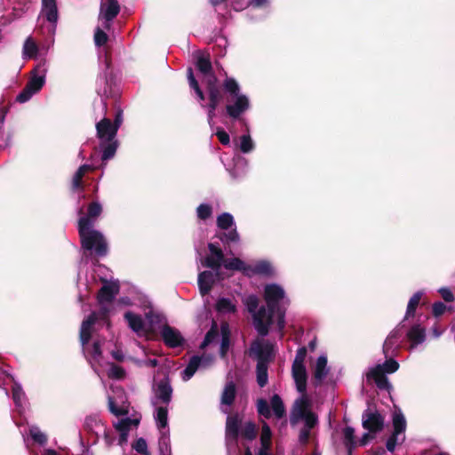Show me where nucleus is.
<instances>
[{"mask_svg":"<svg viewBox=\"0 0 455 455\" xmlns=\"http://www.w3.org/2000/svg\"><path fill=\"white\" fill-rule=\"evenodd\" d=\"M273 354L274 346L269 341L256 339L251 345L250 355L257 360V363H268Z\"/></svg>","mask_w":455,"mask_h":455,"instance_id":"18","label":"nucleus"},{"mask_svg":"<svg viewBox=\"0 0 455 455\" xmlns=\"http://www.w3.org/2000/svg\"><path fill=\"white\" fill-rule=\"evenodd\" d=\"M38 47L31 36H28L23 44L22 57L23 59L35 58L37 54Z\"/></svg>","mask_w":455,"mask_h":455,"instance_id":"40","label":"nucleus"},{"mask_svg":"<svg viewBox=\"0 0 455 455\" xmlns=\"http://www.w3.org/2000/svg\"><path fill=\"white\" fill-rule=\"evenodd\" d=\"M236 397V386L233 380H229L225 384L220 395V410L224 414L230 413V408Z\"/></svg>","mask_w":455,"mask_h":455,"instance_id":"23","label":"nucleus"},{"mask_svg":"<svg viewBox=\"0 0 455 455\" xmlns=\"http://www.w3.org/2000/svg\"><path fill=\"white\" fill-rule=\"evenodd\" d=\"M212 215V206L209 204H201L196 208V217L201 220H206Z\"/></svg>","mask_w":455,"mask_h":455,"instance_id":"50","label":"nucleus"},{"mask_svg":"<svg viewBox=\"0 0 455 455\" xmlns=\"http://www.w3.org/2000/svg\"><path fill=\"white\" fill-rule=\"evenodd\" d=\"M309 402L307 396H300L296 400L291 411V423L299 419L304 420V428L311 430L318 422L317 416L309 409Z\"/></svg>","mask_w":455,"mask_h":455,"instance_id":"10","label":"nucleus"},{"mask_svg":"<svg viewBox=\"0 0 455 455\" xmlns=\"http://www.w3.org/2000/svg\"><path fill=\"white\" fill-rule=\"evenodd\" d=\"M258 413L266 419H269L272 415L270 406L267 400L260 398L257 401Z\"/></svg>","mask_w":455,"mask_h":455,"instance_id":"51","label":"nucleus"},{"mask_svg":"<svg viewBox=\"0 0 455 455\" xmlns=\"http://www.w3.org/2000/svg\"><path fill=\"white\" fill-rule=\"evenodd\" d=\"M188 80L190 88L195 91V92L198 98V100L201 103V106L207 109L208 124H209L211 129L213 130V128H214L213 118L215 117V111L219 105L210 104V103H208L206 105L204 104V101L205 99L204 94L203 91L201 90V88L198 84V82L195 78L194 73H193V70L191 68H188Z\"/></svg>","mask_w":455,"mask_h":455,"instance_id":"14","label":"nucleus"},{"mask_svg":"<svg viewBox=\"0 0 455 455\" xmlns=\"http://www.w3.org/2000/svg\"><path fill=\"white\" fill-rule=\"evenodd\" d=\"M215 309L222 315L231 314L236 311V306L231 299L221 297L217 299Z\"/></svg>","mask_w":455,"mask_h":455,"instance_id":"36","label":"nucleus"},{"mask_svg":"<svg viewBox=\"0 0 455 455\" xmlns=\"http://www.w3.org/2000/svg\"><path fill=\"white\" fill-rule=\"evenodd\" d=\"M206 85V90L209 95V103L219 105L223 99L221 90L218 84L216 76H210L206 82H204Z\"/></svg>","mask_w":455,"mask_h":455,"instance_id":"30","label":"nucleus"},{"mask_svg":"<svg viewBox=\"0 0 455 455\" xmlns=\"http://www.w3.org/2000/svg\"><path fill=\"white\" fill-rule=\"evenodd\" d=\"M172 387L168 377L155 380L152 385L150 403L154 407L156 425L165 427L168 419V406L172 398Z\"/></svg>","mask_w":455,"mask_h":455,"instance_id":"4","label":"nucleus"},{"mask_svg":"<svg viewBox=\"0 0 455 455\" xmlns=\"http://www.w3.org/2000/svg\"><path fill=\"white\" fill-rule=\"evenodd\" d=\"M363 427L371 433H377L383 429L384 418L378 411L367 410L362 416Z\"/></svg>","mask_w":455,"mask_h":455,"instance_id":"21","label":"nucleus"},{"mask_svg":"<svg viewBox=\"0 0 455 455\" xmlns=\"http://www.w3.org/2000/svg\"><path fill=\"white\" fill-rule=\"evenodd\" d=\"M105 427L106 424L103 422L99 414H90L85 417L83 426L84 430L96 436L92 445L98 443Z\"/></svg>","mask_w":455,"mask_h":455,"instance_id":"22","label":"nucleus"},{"mask_svg":"<svg viewBox=\"0 0 455 455\" xmlns=\"http://www.w3.org/2000/svg\"><path fill=\"white\" fill-rule=\"evenodd\" d=\"M222 86L230 97L228 103L226 105L227 116L232 120H239L250 109V99L246 94L241 92L240 85L234 77L227 76Z\"/></svg>","mask_w":455,"mask_h":455,"instance_id":"6","label":"nucleus"},{"mask_svg":"<svg viewBox=\"0 0 455 455\" xmlns=\"http://www.w3.org/2000/svg\"><path fill=\"white\" fill-rule=\"evenodd\" d=\"M108 375L109 378L119 379L124 376V371L122 367L111 364L108 369Z\"/></svg>","mask_w":455,"mask_h":455,"instance_id":"56","label":"nucleus"},{"mask_svg":"<svg viewBox=\"0 0 455 455\" xmlns=\"http://www.w3.org/2000/svg\"><path fill=\"white\" fill-rule=\"evenodd\" d=\"M140 422V417L123 418L116 422H113V427L116 431L119 433L118 444L123 446L127 443L129 433L132 429H137Z\"/></svg>","mask_w":455,"mask_h":455,"instance_id":"17","label":"nucleus"},{"mask_svg":"<svg viewBox=\"0 0 455 455\" xmlns=\"http://www.w3.org/2000/svg\"><path fill=\"white\" fill-rule=\"evenodd\" d=\"M394 432L388 437L386 446L388 451L393 452L398 443L405 440L406 420L401 411L395 412L393 416Z\"/></svg>","mask_w":455,"mask_h":455,"instance_id":"11","label":"nucleus"},{"mask_svg":"<svg viewBox=\"0 0 455 455\" xmlns=\"http://www.w3.org/2000/svg\"><path fill=\"white\" fill-rule=\"evenodd\" d=\"M122 123L123 113L119 110L116 114L113 124L109 118L106 117L102 118L96 124L97 136L99 138L100 148L102 152V161H108L115 156L118 147L116 134Z\"/></svg>","mask_w":455,"mask_h":455,"instance_id":"3","label":"nucleus"},{"mask_svg":"<svg viewBox=\"0 0 455 455\" xmlns=\"http://www.w3.org/2000/svg\"><path fill=\"white\" fill-rule=\"evenodd\" d=\"M343 436L345 446L350 452L356 445L355 441V429L352 427H346L343 430Z\"/></svg>","mask_w":455,"mask_h":455,"instance_id":"48","label":"nucleus"},{"mask_svg":"<svg viewBox=\"0 0 455 455\" xmlns=\"http://www.w3.org/2000/svg\"><path fill=\"white\" fill-rule=\"evenodd\" d=\"M124 318L128 323L129 327L135 332H140L144 328V322L140 315L132 312H126Z\"/></svg>","mask_w":455,"mask_h":455,"instance_id":"37","label":"nucleus"},{"mask_svg":"<svg viewBox=\"0 0 455 455\" xmlns=\"http://www.w3.org/2000/svg\"><path fill=\"white\" fill-rule=\"evenodd\" d=\"M156 427L160 433V437L158 440L160 455H171L172 451L169 425L167 424L165 427H160L159 425H156Z\"/></svg>","mask_w":455,"mask_h":455,"instance_id":"33","label":"nucleus"},{"mask_svg":"<svg viewBox=\"0 0 455 455\" xmlns=\"http://www.w3.org/2000/svg\"><path fill=\"white\" fill-rule=\"evenodd\" d=\"M330 372V368L327 364V356L321 355L318 356L313 372L312 384L317 387L323 384L327 375Z\"/></svg>","mask_w":455,"mask_h":455,"instance_id":"27","label":"nucleus"},{"mask_svg":"<svg viewBox=\"0 0 455 455\" xmlns=\"http://www.w3.org/2000/svg\"><path fill=\"white\" fill-rule=\"evenodd\" d=\"M46 61L39 63L31 72V76L24 89L17 95L16 100L20 103L28 101L44 85L46 79Z\"/></svg>","mask_w":455,"mask_h":455,"instance_id":"8","label":"nucleus"},{"mask_svg":"<svg viewBox=\"0 0 455 455\" xmlns=\"http://www.w3.org/2000/svg\"><path fill=\"white\" fill-rule=\"evenodd\" d=\"M214 361L211 355H194L190 358L188 365L181 372V378L184 381L189 380L197 370L207 369Z\"/></svg>","mask_w":455,"mask_h":455,"instance_id":"15","label":"nucleus"},{"mask_svg":"<svg viewBox=\"0 0 455 455\" xmlns=\"http://www.w3.org/2000/svg\"><path fill=\"white\" fill-rule=\"evenodd\" d=\"M291 375L297 391L301 396H306L307 373L306 366H291Z\"/></svg>","mask_w":455,"mask_h":455,"instance_id":"29","label":"nucleus"},{"mask_svg":"<svg viewBox=\"0 0 455 455\" xmlns=\"http://www.w3.org/2000/svg\"><path fill=\"white\" fill-rule=\"evenodd\" d=\"M243 304L248 312L251 315L252 324L258 334L266 337L269 333V328L273 324L271 312L266 307H259V298L251 294L243 299Z\"/></svg>","mask_w":455,"mask_h":455,"instance_id":"7","label":"nucleus"},{"mask_svg":"<svg viewBox=\"0 0 455 455\" xmlns=\"http://www.w3.org/2000/svg\"><path fill=\"white\" fill-rule=\"evenodd\" d=\"M217 337V333L215 331H213L212 330L209 331L202 344H201V348H204L205 347H207L209 344H211L212 342H213V340L215 339V338Z\"/></svg>","mask_w":455,"mask_h":455,"instance_id":"61","label":"nucleus"},{"mask_svg":"<svg viewBox=\"0 0 455 455\" xmlns=\"http://www.w3.org/2000/svg\"><path fill=\"white\" fill-rule=\"evenodd\" d=\"M422 296H423V291H419L415 292L412 295V297L409 299L406 313H405L404 318L403 319V322H405L410 317L414 316L416 308H417L418 305L419 304V301H420Z\"/></svg>","mask_w":455,"mask_h":455,"instance_id":"38","label":"nucleus"},{"mask_svg":"<svg viewBox=\"0 0 455 455\" xmlns=\"http://www.w3.org/2000/svg\"><path fill=\"white\" fill-rule=\"evenodd\" d=\"M160 334L164 344L172 348L181 347L185 342L180 331L168 324H164L161 327Z\"/></svg>","mask_w":455,"mask_h":455,"instance_id":"20","label":"nucleus"},{"mask_svg":"<svg viewBox=\"0 0 455 455\" xmlns=\"http://www.w3.org/2000/svg\"><path fill=\"white\" fill-rule=\"evenodd\" d=\"M217 274H214L212 271L205 270L201 272L198 275V287L200 293L203 296L207 295L212 290V284L215 282Z\"/></svg>","mask_w":455,"mask_h":455,"instance_id":"31","label":"nucleus"},{"mask_svg":"<svg viewBox=\"0 0 455 455\" xmlns=\"http://www.w3.org/2000/svg\"><path fill=\"white\" fill-rule=\"evenodd\" d=\"M375 366H379L383 374H391L399 369V363L393 356H388L383 363H379Z\"/></svg>","mask_w":455,"mask_h":455,"instance_id":"43","label":"nucleus"},{"mask_svg":"<svg viewBox=\"0 0 455 455\" xmlns=\"http://www.w3.org/2000/svg\"><path fill=\"white\" fill-rule=\"evenodd\" d=\"M100 436L103 437L104 442L108 447H110L115 443V433L111 429H108L107 426L104 427V431L101 433Z\"/></svg>","mask_w":455,"mask_h":455,"instance_id":"55","label":"nucleus"},{"mask_svg":"<svg viewBox=\"0 0 455 455\" xmlns=\"http://www.w3.org/2000/svg\"><path fill=\"white\" fill-rule=\"evenodd\" d=\"M113 391L115 395L108 396V411L116 417L128 415L130 403L127 401L124 391L119 387H116Z\"/></svg>","mask_w":455,"mask_h":455,"instance_id":"12","label":"nucleus"},{"mask_svg":"<svg viewBox=\"0 0 455 455\" xmlns=\"http://www.w3.org/2000/svg\"><path fill=\"white\" fill-rule=\"evenodd\" d=\"M214 134L218 137L220 142L222 145H229L230 137L227 132H225L221 127H216Z\"/></svg>","mask_w":455,"mask_h":455,"instance_id":"57","label":"nucleus"},{"mask_svg":"<svg viewBox=\"0 0 455 455\" xmlns=\"http://www.w3.org/2000/svg\"><path fill=\"white\" fill-rule=\"evenodd\" d=\"M101 212V204L99 202H92L88 205L87 214L78 220L82 247L86 251H93L100 257L106 256L108 253V244L104 235L93 228V225Z\"/></svg>","mask_w":455,"mask_h":455,"instance_id":"2","label":"nucleus"},{"mask_svg":"<svg viewBox=\"0 0 455 455\" xmlns=\"http://www.w3.org/2000/svg\"><path fill=\"white\" fill-rule=\"evenodd\" d=\"M268 363L259 362L256 366L257 383L260 387H265L268 381Z\"/></svg>","mask_w":455,"mask_h":455,"instance_id":"39","label":"nucleus"},{"mask_svg":"<svg viewBox=\"0 0 455 455\" xmlns=\"http://www.w3.org/2000/svg\"><path fill=\"white\" fill-rule=\"evenodd\" d=\"M271 409L277 419H282L285 415V409L282 398L278 395H274L270 400Z\"/></svg>","mask_w":455,"mask_h":455,"instance_id":"42","label":"nucleus"},{"mask_svg":"<svg viewBox=\"0 0 455 455\" xmlns=\"http://www.w3.org/2000/svg\"><path fill=\"white\" fill-rule=\"evenodd\" d=\"M404 322H401L387 337L382 351L386 358L396 355L403 342Z\"/></svg>","mask_w":455,"mask_h":455,"instance_id":"13","label":"nucleus"},{"mask_svg":"<svg viewBox=\"0 0 455 455\" xmlns=\"http://www.w3.org/2000/svg\"><path fill=\"white\" fill-rule=\"evenodd\" d=\"M226 422V440L227 443L235 444L236 439L241 432L242 428V418L238 414L230 415L227 414Z\"/></svg>","mask_w":455,"mask_h":455,"instance_id":"24","label":"nucleus"},{"mask_svg":"<svg viewBox=\"0 0 455 455\" xmlns=\"http://www.w3.org/2000/svg\"><path fill=\"white\" fill-rule=\"evenodd\" d=\"M95 167L92 165V164H82L77 170L76 172L78 173L81 174V176H84V174L87 172H90V171H92L94 170Z\"/></svg>","mask_w":455,"mask_h":455,"instance_id":"64","label":"nucleus"},{"mask_svg":"<svg viewBox=\"0 0 455 455\" xmlns=\"http://www.w3.org/2000/svg\"><path fill=\"white\" fill-rule=\"evenodd\" d=\"M40 15L52 25V33H55L59 20L57 0H42Z\"/></svg>","mask_w":455,"mask_h":455,"instance_id":"25","label":"nucleus"},{"mask_svg":"<svg viewBox=\"0 0 455 455\" xmlns=\"http://www.w3.org/2000/svg\"><path fill=\"white\" fill-rule=\"evenodd\" d=\"M210 255L202 259V265L210 267L215 271L220 268L221 263L224 259L221 249L213 243L208 244Z\"/></svg>","mask_w":455,"mask_h":455,"instance_id":"26","label":"nucleus"},{"mask_svg":"<svg viewBox=\"0 0 455 455\" xmlns=\"http://www.w3.org/2000/svg\"><path fill=\"white\" fill-rule=\"evenodd\" d=\"M120 6L117 0H101L99 20L102 21V28L110 30L113 20L118 15Z\"/></svg>","mask_w":455,"mask_h":455,"instance_id":"16","label":"nucleus"},{"mask_svg":"<svg viewBox=\"0 0 455 455\" xmlns=\"http://www.w3.org/2000/svg\"><path fill=\"white\" fill-rule=\"evenodd\" d=\"M236 146L243 154L251 153L255 148L254 141L252 140L249 133L240 136L239 141L238 143H236Z\"/></svg>","mask_w":455,"mask_h":455,"instance_id":"41","label":"nucleus"},{"mask_svg":"<svg viewBox=\"0 0 455 455\" xmlns=\"http://www.w3.org/2000/svg\"><path fill=\"white\" fill-rule=\"evenodd\" d=\"M307 348L305 347H299L295 355L291 366H305V360L307 356Z\"/></svg>","mask_w":455,"mask_h":455,"instance_id":"54","label":"nucleus"},{"mask_svg":"<svg viewBox=\"0 0 455 455\" xmlns=\"http://www.w3.org/2000/svg\"><path fill=\"white\" fill-rule=\"evenodd\" d=\"M12 130L0 127V150H4L12 146Z\"/></svg>","mask_w":455,"mask_h":455,"instance_id":"47","label":"nucleus"},{"mask_svg":"<svg viewBox=\"0 0 455 455\" xmlns=\"http://www.w3.org/2000/svg\"><path fill=\"white\" fill-rule=\"evenodd\" d=\"M108 36L104 31V28L97 27L94 33V43L97 47L104 45L108 42Z\"/></svg>","mask_w":455,"mask_h":455,"instance_id":"52","label":"nucleus"},{"mask_svg":"<svg viewBox=\"0 0 455 455\" xmlns=\"http://www.w3.org/2000/svg\"><path fill=\"white\" fill-rule=\"evenodd\" d=\"M310 431L311 430L304 428V427L301 428V430L299 432V440L300 443L306 444L308 442V439L310 436Z\"/></svg>","mask_w":455,"mask_h":455,"instance_id":"63","label":"nucleus"},{"mask_svg":"<svg viewBox=\"0 0 455 455\" xmlns=\"http://www.w3.org/2000/svg\"><path fill=\"white\" fill-rule=\"evenodd\" d=\"M366 377L368 380L374 381L378 388L381 390H390L392 388L388 379L386 374L381 372L379 366L370 367L366 373Z\"/></svg>","mask_w":455,"mask_h":455,"instance_id":"28","label":"nucleus"},{"mask_svg":"<svg viewBox=\"0 0 455 455\" xmlns=\"http://www.w3.org/2000/svg\"><path fill=\"white\" fill-rule=\"evenodd\" d=\"M264 299L267 309L271 312V320L274 323L276 317V326L279 332H283L285 327L286 307L290 300L285 296L283 288L277 283H268L264 287Z\"/></svg>","mask_w":455,"mask_h":455,"instance_id":"5","label":"nucleus"},{"mask_svg":"<svg viewBox=\"0 0 455 455\" xmlns=\"http://www.w3.org/2000/svg\"><path fill=\"white\" fill-rule=\"evenodd\" d=\"M119 292L118 282L106 283L98 293V301L100 305L99 313L92 312L88 315L86 319L82 322L80 328V342L82 345L83 353L93 365V361L97 362L101 356V343L99 340H95L92 346L89 345L91 339L93 325L97 322L99 315L102 319L107 318L108 314V304H110L116 295Z\"/></svg>","mask_w":455,"mask_h":455,"instance_id":"1","label":"nucleus"},{"mask_svg":"<svg viewBox=\"0 0 455 455\" xmlns=\"http://www.w3.org/2000/svg\"><path fill=\"white\" fill-rule=\"evenodd\" d=\"M132 447L137 452L140 454H147L148 452V444L144 438H139L132 445Z\"/></svg>","mask_w":455,"mask_h":455,"instance_id":"58","label":"nucleus"},{"mask_svg":"<svg viewBox=\"0 0 455 455\" xmlns=\"http://www.w3.org/2000/svg\"><path fill=\"white\" fill-rule=\"evenodd\" d=\"M224 266L227 269L239 270L248 275L247 267L249 265H246L242 259L238 258H233L226 260Z\"/></svg>","mask_w":455,"mask_h":455,"instance_id":"44","label":"nucleus"},{"mask_svg":"<svg viewBox=\"0 0 455 455\" xmlns=\"http://www.w3.org/2000/svg\"><path fill=\"white\" fill-rule=\"evenodd\" d=\"M29 435L32 441L40 446H44L47 443V436L36 426H32L29 428Z\"/></svg>","mask_w":455,"mask_h":455,"instance_id":"45","label":"nucleus"},{"mask_svg":"<svg viewBox=\"0 0 455 455\" xmlns=\"http://www.w3.org/2000/svg\"><path fill=\"white\" fill-rule=\"evenodd\" d=\"M97 93L100 96V107L103 112L107 110L106 99L115 96V89L112 84V79L108 77L107 72L100 74L97 79Z\"/></svg>","mask_w":455,"mask_h":455,"instance_id":"19","label":"nucleus"},{"mask_svg":"<svg viewBox=\"0 0 455 455\" xmlns=\"http://www.w3.org/2000/svg\"><path fill=\"white\" fill-rule=\"evenodd\" d=\"M446 310V306L441 302H435L432 306V312L435 317L442 315Z\"/></svg>","mask_w":455,"mask_h":455,"instance_id":"59","label":"nucleus"},{"mask_svg":"<svg viewBox=\"0 0 455 455\" xmlns=\"http://www.w3.org/2000/svg\"><path fill=\"white\" fill-rule=\"evenodd\" d=\"M406 336L411 342V348H414L425 341L426 329L419 323L413 324L410 330H408Z\"/></svg>","mask_w":455,"mask_h":455,"instance_id":"32","label":"nucleus"},{"mask_svg":"<svg viewBox=\"0 0 455 455\" xmlns=\"http://www.w3.org/2000/svg\"><path fill=\"white\" fill-rule=\"evenodd\" d=\"M196 68L203 75V83L206 82L210 76H215L210 60L204 55L197 57Z\"/></svg>","mask_w":455,"mask_h":455,"instance_id":"35","label":"nucleus"},{"mask_svg":"<svg viewBox=\"0 0 455 455\" xmlns=\"http://www.w3.org/2000/svg\"><path fill=\"white\" fill-rule=\"evenodd\" d=\"M438 292L441 294V296L446 302H451L454 300L453 293L451 292V291L449 288H446V287L440 288L438 290Z\"/></svg>","mask_w":455,"mask_h":455,"instance_id":"60","label":"nucleus"},{"mask_svg":"<svg viewBox=\"0 0 455 455\" xmlns=\"http://www.w3.org/2000/svg\"><path fill=\"white\" fill-rule=\"evenodd\" d=\"M272 432L267 423H263L260 434V445H271Z\"/></svg>","mask_w":455,"mask_h":455,"instance_id":"53","label":"nucleus"},{"mask_svg":"<svg viewBox=\"0 0 455 455\" xmlns=\"http://www.w3.org/2000/svg\"><path fill=\"white\" fill-rule=\"evenodd\" d=\"M12 399L19 409L23 408L25 403V393L20 384L14 383L12 387Z\"/></svg>","mask_w":455,"mask_h":455,"instance_id":"46","label":"nucleus"},{"mask_svg":"<svg viewBox=\"0 0 455 455\" xmlns=\"http://www.w3.org/2000/svg\"><path fill=\"white\" fill-rule=\"evenodd\" d=\"M217 227L220 229L217 236L225 245L238 243L240 235L237 232L236 225L232 214L223 212L217 217Z\"/></svg>","mask_w":455,"mask_h":455,"instance_id":"9","label":"nucleus"},{"mask_svg":"<svg viewBox=\"0 0 455 455\" xmlns=\"http://www.w3.org/2000/svg\"><path fill=\"white\" fill-rule=\"evenodd\" d=\"M83 176H81L80 173H78L77 172H75L73 178H72V188L74 190H77V189H82L83 188V186H82V180H83Z\"/></svg>","mask_w":455,"mask_h":455,"instance_id":"62","label":"nucleus"},{"mask_svg":"<svg viewBox=\"0 0 455 455\" xmlns=\"http://www.w3.org/2000/svg\"><path fill=\"white\" fill-rule=\"evenodd\" d=\"M240 434L247 440L254 439L256 436L255 424L251 421L245 422L243 425H242Z\"/></svg>","mask_w":455,"mask_h":455,"instance_id":"49","label":"nucleus"},{"mask_svg":"<svg viewBox=\"0 0 455 455\" xmlns=\"http://www.w3.org/2000/svg\"><path fill=\"white\" fill-rule=\"evenodd\" d=\"M247 270L248 275H259L268 276L274 274L272 264L267 260H259L253 265H249Z\"/></svg>","mask_w":455,"mask_h":455,"instance_id":"34","label":"nucleus"}]
</instances>
